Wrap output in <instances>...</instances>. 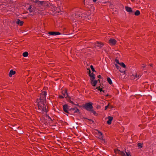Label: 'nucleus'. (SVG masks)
I'll list each match as a JSON object with an SVG mask.
<instances>
[{
	"mask_svg": "<svg viewBox=\"0 0 156 156\" xmlns=\"http://www.w3.org/2000/svg\"><path fill=\"white\" fill-rule=\"evenodd\" d=\"M90 112H91L95 115H98V113L93 109H92Z\"/></svg>",
	"mask_w": 156,
	"mask_h": 156,
	"instance_id": "nucleus-20",
	"label": "nucleus"
},
{
	"mask_svg": "<svg viewBox=\"0 0 156 156\" xmlns=\"http://www.w3.org/2000/svg\"><path fill=\"white\" fill-rule=\"evenodd\" d=\"M138 147L140 148L142 147V144L141 143H139L138 144Z\"/></svg>",
	"mask_w": 156,
	"mask_h": 156,
	"instance_id": "nucleus-29",
	"label": "nucleus"
},
{
	"mask_svg": "<svg viewBox=\"0 0 156 156\" xmlns=\"http://www.w3.org/2000/svg\"><path fill=\"white\" fill-rule=\"evenodd\" d=\"M109 107L110 108H113V107L112 105H110L109 104Z\"/></svg>",
	"mask_w": 156,
	"mask_h": 156,
	"instance_id": "nucleus-36",
	"label": "nucleus"
},
{
	"mask_svg": "<svg viewBox=\"0 0 156 156\" xmlns=\"http://www.w3.org/2000/svg\"><path fill=\"white\" fill-rule=\"evenodd\" d=\"M140 14V12L139 11L137 10H136L134 13V14L136 16H138Z\"/></svg>",
	"mask_w": 156,
	"mask_h": 156,
	"instance_id": "nucleus-24",
	"label": "nucleus"
},
{
	"mask_svg": "<svg viewBox=\"0 0 156 156\" xmlns=\"http://www.w3.org/2000/svg\"><path fill=\"white\" fill-rule=\"evenodd\" d=\"M125 10L128 12H132V10L131 8L129 7H126Z\"/></svg>",
	"mask_w": 156,
	"mask_h": 156,
	"instance_id": "nucleus-16",
	"label": "nucleus"
},
{
	"mask_svg": "<svg viewBox=\"0 0 156 156\" xmlns=\"http://www.w3.org/2000/svg\"><path fill=\"white\" fill-rule=\"evenodd\" d=\"M120 154L122 156H126L125 153L123 151H120Z\"/></svg>",
	"mask_w": 156,
	"mask_h": 156,
	"instance_id": "nucleus-28",
	"label": "nucleus"
},
{
	"mask_svg": "<svg viewBox=\"0 0 156 156\" xmlns=\"http://www.w3.org/2000/svg\"><path fill=\"white\" fill-rule=\"evenodd\" d=\"M115 62L117 63V64H119V63H119V60H118L117 59H115Z\"/></svg>",
	"mask_w": 156,
	"mask_h": 156,
	"instance_id": "nucleus-34",
	"label": "nucleus"
},
{
	"mask_svg": "<svg viewBox=\"0 0 156 156\" xmlns=\"http://www.w3.org/2000/svg\"><path fill=\"white\" fill-rule=\"evenodd\" d=\"M93 0V1L94 2H96L97 1V0Z\"/></svg>",
	"mask_w": 156,
	"mask_h": 156,
	"instance_id": "nucleus-40",
	"label": "nucleus"
},
{
	"mask_svg": "<svg viewBox=\"0 0 156 156\" xmlns=\"http://www.w3.org/2000/svg\"><path fill=\"white\" fill-rule=\"evenodd\" d=\"M99 90L100 91H103L102 89L101 88H100V89H99Z\"/></svg>",
	"mask_w": 156,
	"mask_h": 156,
	"instance_id": "nucleus-38",
	"label": "nucleus"
},
{
	"mask_svg": "<svg viewBox=\"0 0 156 156\" xmlns=\"http://www.w3.org/2000/svg\"><path fill=\"white\" fill-rule=\"evenodd\" d=\"M89 76L90 77V80L94 79L95 78L94 75L93 73H90L91 71L90 69H89Z\"/></svg>",
	"mask_w": 156,
	"mask_h": 156,
	"instance_id": "nucleus-13",
	"label": "nucleus"
},
{
	"mask_svg": "<svg viewBox=\"0 0 156 156\" xmlns=\"http://www.w3.org/2000/svg\"><path fill=\"white\" fill-rule=\"evenodd\" d=\"M52 11H55L56 9V6L52 4H50L49 5Z\"/></svg>",
	"mask_w": 156,
	"mask_h": 156,
	"instance_id": "nucleus-14",
	"label": "nucleus"
},
{
	"mask_svg": "<svg viewBox=\"0 0 156 156\" xmlns=\"http://www.w3.org/2000/svg\"><path fill=\"white\" fill-rule=\"evenodd\" d=\"M100 88L99 87H97L96 88V89L98 90H99L100 89Z\"/></svg>",
	"mask_w": 156,
	"mask_h": 156,
	"instance_id": "nucleus-37",
	"label": "nucleus"
},
{
	"mask_svg": "<svg viewBox=\"0 0 156 156\" xmlns=\"http://www.w3.org/2000/svg\"><path fill=\"white\" fill-rule=\"evenodd\" d=\"M146 65H143V66H142V67H141V69H142V70H143L146 67Z\"/></svg>",
	"mask_w": 156,
	"mask_h": 156,
	"instance_id": "nucleus-30",
	"label": "nucleus"
},
{
	"mask_svg": "<svg viewBox=\"0 0 156 156\" xmlns=\"http://www.w3.org/2000/svg\"><path fill=\"white\" fill-rule=\"evenodd\" d=\"M16 23L18 25L22 26L23 25V21H20L19 19H18L16 22Z\"/></svg>",
	"mask_w": 156,
	"mask_h": 156,
	"instance_id": "nucleus-17",
	"label": "nucleus"
},
{
	"mask_svg": "<svg viewBox=\"0 0 156 156\" xmlns=\"http://www.w3.org/2000/svg\"><path fill=\"white\" fill-rule=\"evenodd\" d=\"M69 101V103H71V104H73V105H78V103H76V104H75V103L73 102V101H72L71 100V99H69V101Z\"/></svg>",
	"mask_w": 156,
	"mask_h": 156,
	"instance_id": "nucleus-23",
	"label": "nucleus"
},
{
	"mask_svg": "<svg viewBox=\"0 0 156 156\" xmlns=\"http://www.w3.org/2000/svg\"><path fill=\"white\" fill-rule=\"evenodd\" d=\"M82 17V14L79 12H73L70 16V19L74 22H76V19H81Z\"/></svg>",
	"mask_w": 156,
	"mask_h": 156,
	"instance_id": "nucleus-3",
	"label": "nucleus"
},
{
	"mask_svg": "<svg viewBox=\"0 0 156 156\" xmlns=\"http://www.w3.org/2000/svg\"><path fill=\"white\" fill-rule=\"evenodd\" d=\"M115 66H116V68L119 70V71L121 72V73H123V71L121 69V68L120 67V66H118L117 64H115Z\"/></svg>",
	"mask_w": 156,
	"mask_h": 156,
	"instance_id": "nucleus-19",
	"label": "nucleus"
},
{
	"mask_svg": "<svg viewBox=\"0 0 156 156\" xmlns=\"http://www.w3.org/2000/svg\"><path fill=\"white\" fill-rule=\"evenodd\" d=\"M90 80L91 84L93 86H95L98 83V81L97 80H94V79Z\"/></svg>",
	"mask_w": 156,
	"mask_h": 156,
	"instance_id": "nucleus-11",
	"label": "nucleus"
},
{
	"mask_svg": "<svg viewBox=\"0 0 156 156\" xmlns=\"http://www.w3.org/2000/svg\"><path fill=\"white\" fill-rule=\"evenodd\" d=\"M116 41L114 39L110 38L109 40V43L111 45H114L116 44Z\"/></svg>",
	"mask_w": 156,
	"mask_h": 156,
	"instance_id": "nucleus-5",
	"label": "nucleus"
},
{
	"mask_svg": "<svg viewBox=\"0 0 156 156\" xmlns=\"http://www.w3.org/2000/svg\"><path fill=\"white\" fill-rule=\"evenodd\" d=\"M71 110L73 111L74 113H77L79 112V110L76 107L71 108Z\"/></svg>",
	"mask_w": 156,
	"mask_h": 156,
	"instance_id": "nucleus-15",
	"label": "nucleus"
},
{
	"mask_svg": "<svg viewBox=\"0 0 156 156\" xmlns=\"http://www.w3.org/2000/svg\"><path fill=\"white\" fill-rule=\"evenodd\" d=\"M98 77L99 78H101V76L100 75H99L98 76Z\"/></svg>",
	"mask_w": 156,
	"mask_h": 156,
	"instance_id": "nucleus-39",
	"label": "nucleus"
},
{
	"mask_svg": "<svg viewBox=\"0 0 156 156\" xmlns=\"http://www.w3.org/2000/svg\"><path fill=\"white\" fill-rule=\"evenodd\" d=\"M97 131V135L98 136V138H99L101 140H102L103 141H104V140L103 139V134L101 132L98 131V130Z\"/></svg>",
	"mask_w": 156,
	"mask_h": 156,
	"instance_id": "nucleus-6",
	"label": "nucleus"
},
{
	"mask_svg": "<svg viewBox=\"0 0 156 156\" xmlns=\"http://www.w3.org/2000/svg\"><path fill=\"white\" fill-rule=\"evenodd\" d=\"M125 153L126 154V156H131L130 153L129 152H127L126 151Z\"/></svg>",
	"mask_w": 156,
	"mask_h": 156,
	"instance_id": "nucleus-31",
	"label": "nucleus"
},
{
	"mask_svg": "<svg viewBox=\"0 0 156 156\" xmlns=\"http://www.w3.org/2000/svg\"><path fill=\"white\" fill-rule=\"evenodd\" d=\"M152 64H151V66H152Z\"/></svg>",
	"mask_w": 156,
	"mask_h": 156,
	"instance_id": "nucleus-41",
	"label": "nucleus"
},
{
	"mask_svg": "<svg viewBox=\"0 0 156 156\" xmlns=\"http://www.w3.org/2000/svg\"><path fill=\"white\" fill-rule=\"evenodd\" d=\"M57 5L58 6V7H59L60 8L61 7H62L61 3L60 1H58L57 2Z\"/></svg>",
	"mask_w": 156,
	"mask_h": 156,
	"instance_id": "nucleus-26",
	"label": "nucleus"
},
{
	"mask_svg": "<svg viewBox=\"0 0 156 156\" xmlns=\"http://www.w3.org/2000/svg\"><path fill=\"white\" fill-rule=\"evenodd\" d=\"M109 104H108V105L107 106H106L105 107V110H106L109 107Z\"/></svg>",
	"mask_w": 156,
	"mask_h": 156,
	"instance_id": "nucleus-35",
	"label": "nucleus"
},
{
	"mask_svg": "<svg viewBox=\"0 0 156 156\" xmlns=\"http://www.w3.org/2000/svg\"><path fill=\"white\" fill-rule=\"evenodd\" d=\"M28 55V53L27 52H25L23 53V56L24 57H27Z\"/></svg>",
	"mask_w": 156,
	"mask_h": 156,
	"instance_id": "nucleus-22",
	"label": "nucleus"
},
{
	"mask_svg": "<svg viewBox=\"0 0 156 156\" xmlns=\"http://www.w3.org/2000/svg\"><path fill=\"white\" fill-rule=\"evenodd\" d=\"M84 107L88 111L90 112L93 108L92 104V103H87L85 104Z\"/></svg>",
	"mask_w": 156,
	"mask_h": 156,
	"instance_id": "nucleus-4",
	"label": "nucleus"
},
{
	"mask_svg": "<svg viewBox=\"0 0 156 156\" xmlns=\"http://www.w3.org/2000/svg\"><path fill=\"white\" fill-rule=\"evenodd\" d=\"M108 120L107 121V123L108 125H110L111 124L112 121L113 119V117L111 116H108Z\"/></svg>",
	"mask_w": 156,
	"mask_h": 156,
	"instance_id": "nucleus-9",
	"label": "nucleus"
},
{
	"mask_svg": "<svg viewBox=\"0 0 156 156\" xmlns=\"http://www.w3.org/2000/svg\"><path fill=\"white\" fill-rule=\"evenodd\" d=\"M119 64L123 68H126V66L123 62L120 63Z\"/></svg>",
	"mask_w": 156,
	"mask_h": 156,
	"instance_id": "nucleus-27",
	"label": "nucleus"
},
{
	"mask_svg": "<svg viewBox=\"0 0 156 156\" xmlns=\"http://www.w3.org/2000/svg\"><path fill=\"white\" fill-rule=\"evenodd\" d=\"M46 95L47 93L46 91H42L41 94L39 98L37 100L38 107L37 112L41 113L43 115V118L45 120V123H50L52 121L50 117L47 115L48 110L45 104Z\"/></svg>",
	"mask_w": 156,
	"mask_h": 156,
	"instance_id": "nucleus-1",
	"label": "nucleus"
},
{
	"mask_svg": "<svg viewBox=\"0 0 156 156\" xmlns=\"http://www.w3.org/2000/svg\"><path fill=\"white\" fill-rule=\"evenodd\" d=\"M88 0H84V4L85 5L86 4L87 5V2Z\"/></svg>",
	"mask_w": 156,
	"mask_h": 156,
	"instance_id": "nucleus-33",
	"label": "nucleus"
},
{
	"mask_svg": "<svg viewBox=\"0 0 156 156\" xmlns=\"http://www.w3.org/2000/svg\"><path fill=\"white\" fill-rule=\"evenodd\" d=\"M67 96H68L67 94H66H66H63V96H62V95L60 96H59V97L60 98H63L64 97H65V98H66L67 97Z\"/></svg>",
	"mask_w": 156,
	"mask_h": 156,
	"instance_id": "nucleus-25",
	"label": "nucleus"
},
{
	"mask_svg": "<svg viewBox=\"0 0 156 156\" xmlns=\"http://www.w3.org/2000/svg\"><path fill=\"white\" fill-rule=\"evenodd\" d=\"M140 76V75H137L136 74L134 75H133L131 76V79L132 80H136L137 79H139Z\"/></svg>",
	"mask_w": 156,
	"mask_h": 156,
	"instance_id": "nucleus-7",
	"label": "nucleus"
},
{
	"mask_svg": "<svg viewBox=\"0 0 156 156\" xmlns=\"http://www.w3.org/2000/svg\"><path fill=\"white\" fill-rule=\"evenodd\" d=\"M107 80L108 82V83L110 84H111L112 83V82L111 79L110 78H109V77L107 79Z\"/></svg>",
	"mask_w": 156,
	"mask_h": 156,
	"instance_id": "nucleus-21",
	"label": "nucleus"
},
{
	"mask_svg": "<svg viewBox=\"0 0 156 156\" xmlns=\"http://www.w3.org/2000/svg\"><path fill=\"white\" fill-rule=\"evenodd\" d=\"M94 45L95 47L101 48L103 46L104 44L101 42H96L95 43Z\"/></svg>",
	"mask_w": 156,
	"mask_h": 156,
	"instance_id": "nucleus-8",
	"label": "nucleus"
},
{
	"mask_svg": "<svg viewBox=\"0 0 156 156\" xmlns=\"http://www.w3.org/2000/svg\"><path fill=\"white\" fill-rule=\"evenodd\" d=\"M16 72L12 70H11L10 71L9 73V76L10 77H12V75L15 74Z\"/></svg>",
	"mask_w": 156,
	"mask_h": 156,
	"instance_id": "nucleus-18",
	"label": "nucleus"
},
{
	"mask_svg": "<svg viewBox=\"0 0 156 156\" xmlns=\"http://www.w3.org/2000/svg\"><path fill=\"white\" fill-rule=\"evenodd\" d=\"M48 34L51 35H57L60 34V33L59 32H50Z\"/></svg>",
	"mask_w": 156,
	"mask_h": 156,
	"instance_id": "nucleus-12",
	"label": "nucleus"
},
{
	"mask_svg": "<svg viewBox=\"0 0 156 156\" xmlns=\"http://www.w3.org/2000/svg\"><path fill=\"white\" fill-rule=\"evenodd\" d=\"M34 2L35 3V5L36 6H38L39 7L37 8H33L32 9L31 6H30L28 9L30 12H32L33 10L34 11H36L40 14H42L41 11L43 9L44 6H46L48 4V2L45 1H39L38 0H34Z\"/></svg>",
	"mask_w": 156,
	"mask_h": 156,
	"instance_id": "nucleus-2",
	"label": "nucleus"
},
{
	"mask_svg": "<svg viewBox=\"0 0 156 156\" xmlns=\"http://www.w3.org/2000/svg\"><path fill=\"white\" fill-rule=\"evenodd\" d=\"M90 67V68H91V69H92V70L93 72L95 71L94 69V68L93 67V66L91 65Z\"/></svg>",
	"mask_w": 156,
	"mask_h": 156,
	"instance_id": "nucleus-32",
	"label": "nucleus"
},
{
	"mask_svg": "<svg viewBox=\"0 0 156 156\" xmlns=\"http://www.w3.org/2000/svg\"><path fill=\"white\" fill-rule=\"evenodd\" d=\"M63 108L64 111L68 113V105H64L63 106Z\"/></svg>",
	"mask_w": 156,
	"mask_h": 156,
	"instance_id": "nucleus-10",
	"label": "nucleus"
}]
</instances>
